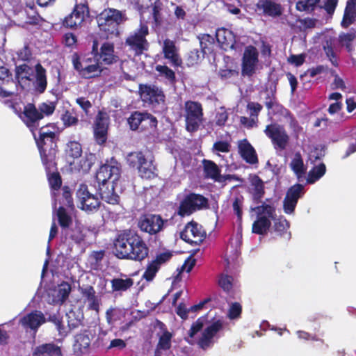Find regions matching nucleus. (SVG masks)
Masks as SVG:
<instances>
[{
  "instance_id": "1",
  "label": "nucleus",
  "mask_w": 356,
  "mask_h": 356,
  "mask_svg": "<svg viewBox=\"0 0 356 356\" xmlns=\"http://www.w3.org/2000/svg\"><path fill=\"white\" fill-rule=\"evenodd\" d=\"M96 20L100 31L108 38L118 33V26L122 21V13L115 8H106L97 15Z\"/></svg>"
},
{
  "instance_id": "2",
  "label": "nucleus",
  "mask_w": 356,
  "mask_h": 356,
  "mask_svg": "<svg viewBox=\"0 0 356 356\" xmlns=\"http://www.w3.org/2000/svg\"><path fill=\"white\" fill-rule=\"evenodd\" d=\"M149 33L147 25L140 23L139 27L126 38L124 44L135 56H140L149 49V43L147 40Z\"/></svg>"
},
{
  "instance_id": "3",
  "label": "nucleus",
  "mask_w": 356,
  "mask_h": 356,
  "mask_svg": "<svg viewBox=\"0 0 356 356\" xmlns=\"http://www.w3.org/2000/svg\"><path fill=\"white\" fill-rule=\"evenodd\" d=\"M207 208H209V201L206 197L201 194L191 192L184 195L179 202L176 213L179 216L183 218Z\"/></svg>"
},
{
  "instance_id": "4",
  "label": "nucleus",
  "mask_w": 356,
  "mask_h": 356,
  "mask_svg": "<svg viewBox=\"0 0 356 356\" xmlns=\"http://www.w3.org/2000/svg\"><path fill=\"white\" fill-rule=\"evenodd\" d=\"M184 117L186 129L191 133L197 131L204 121L202 104L198 102L186 101L184 104Z\"/></svg>"
},
{
  "instance_id": "5",
  "label": "nucleus",
  "mask_w": 356,
  "mask_h": 356,
  "mask_svg": "<svg viewBox=\"0 0 356 356\" xmlns=\"http://www.w3.org/2000/svg\"><path fill=\"white\" fill-rule=\"evenodd\" d=\"M41 161L47 171L56 169V158L58 152L57 138H45L40 143L35 140Z\"/></svg>"
},
{
  "instance_id": "6",
  "label": "nucleus",
  "mask_w": 356,
  "mask_h": 356,
  "mask_svg": "<svg viewBox=\"0 0 356 356\" xmlns=\"http://www.w3.org/2000/svg\"><path fill=\"white\" fill-rule=\"evenodd\" d=\"M264 132L276 149L284 150L289 144L290 136L284 127L280 124L273 122L266 125Z\"/></svg>"
},
{
  "instance_id": "7",
  "label": "nucleus",
  "mask_w": 356,
  "mask_h": 356,
  "mask_svg": "<svg viewBox=\"0 0 356 356\" xmlns=\"http://www.w3.org/2000/svg\"><path fill=\"white\" fill-rule=\"evenodd\" d=\"M129 260L142 261L148 257L149 248L146 243L136 231L129 229Z\"/></svg>"
},
{
  "instance_id": "8",
  "label": "nucleus",
  "mask_w": 356,
  "mask_h": 356,
  "mask_svg": "<svg viewBox=\"0 0 356 356\" xmlns=\"http://www.w3.org/2000/svg\"><path fill=\"white\" fill-rule=\"evenodd\" d=\"M15 113L18 117L34 134V132L39 129L40 121L42 120V113L33 103H28L24 106L23 111H19L13 106Z\"/></svg>"
},
{
  "instance_id": "9",
  "label": "nucleus",
  "mask_w": 356,
  "mask_h": 356,
  "mask_svg": "<svg viewBox=\"0 0 356 356\" xmlns=\"http://www.w3.org/2000/svg\"><path fill=\"white\" fill-rule=\"evenodd\" d=\"M76 196L78 207L87 213L95 212L100 207L101 202L99 198L89 191L88 186L85 184L79 185Z\"/></svg>"
},
{
  "instance_id": "10",
  "label": "nucleus",
  "mask_w": 356,
  "mask_h": 356,
  "mask_svg": "<svg viewBox=\"0 0 356 356\" xmlns=\"http://www.w3.org/2000/svg\"><path fill=\"white\" fill-rule=\"evenodd\" d=\"M89 15L90 10L87 3H76L72 13L64 18L63 25L70 29H77Z\"/></svg>"
},
{
  "instance_id": "11",
  "label": "nucleus",
  "mask_w": 356,
  "mask_h": 356,
  "mask_svg": "<svg viewBox=\"0 0 356 356\" xmlns=\"http://www.w3.org/2000/svg\"><path fill=\"white\" fill-rule=\"evenodd\" d=\"M165 222L167 220H164L159 214L147 213L140 218L138 227L142 232L155 235L163 230Z\"/></svg>"
},
{
  "instance_id": "12",
  "label": "nucleus",
  "mask_w": 356,
  "mask_h": 356,
  "mask_svg": "<svg viewBox=\"0 0 356 356\" xmlns=\"http://www.w3.org/2000/svg\"><path fill=\"white\" fill-rule=\"evenodd\" d=\"M110 118L106 112L99 111L93 124V136L97 144L104 145L108 139Z\"/></svg>"
},
{
  "instance_id": "13",
  "label": "nucleus",
  "mask_w": 356,
  "mask_h": 356,
  "mask_svg": "<svg viewBox=\"0 0 356 356\" xmlns=\"http://www.w3.org/2000/svg\"><path fill=\"white\" fill-rule=\"evenodd\" d=\"M72 63L74 69L82 78L86 79L99 76L102 72L99 59H97V61L95 62V63L90 65L86 63V66H82L81 64V56L77 52H74L72 55Z\"/></svg>"
},
{
  "instance_id": "14",
  "label": "nucleus",
  "mask_w": 356,
  "mask_h": 356,
  "mask_svg": "<svg viewBox=\"0 0 356 356\" xmlns=\"http://www.w3.org/2000/svg\"><path fill=\"white\" fill-rule=\"evenodd\" d=\"M258 63L259 52L257 48L252 45L246 47L242 57V75L252 76L256 72Z\"/></svg>"
},
{
  "instance_id": "15",
  "label": "nucleus",
  "mask_w": 356,
  "mask_h": 356,
  "mask_svg": "<svg viewBox=\"0 0 356 356\" xmlns=\"http://www.w3.org/2000/svg\"><path fill=\"white\" fill-rule=\"evenodd\" d=\"M121 173L120 164L115 161L111 164L102 165L96 172V180L99 184L117 182Z\"/></svg>"
},
{
  "instance_id": "16",
  "label": "nucleus",
  "mask_w": 356,
  "mask_h": 356,
  "mask_svg": "<svg viewBox=\"0 0 356 356\" xmlns=\"http://www.w3.org/2000/svg\"><path fill=\"white\" fill-rule=\"evenodd\" d=\"M139 92L143 102L152 105L164 104L165 95L161 88L155 85L140 84Z\"/></svg>"
},
{
  "instance_id": "17",
  "label": "nucleus",
  "mask_w": 356,
  "mask_h": 356,
  "mask_svg": "<svg viewBox=\"0 0 356 356\" xmlns=\"http://www.w3.org/2000/svg\"><path fill=\"white\" fill-rule=\"evenodd\" d=\"M129 229L118 233L113 241L112 252L119 259L129 260Z\"/></svg>"
},
{
  "instance_id": "18",
  "label": "nucleus",
  "mask_w": 356,
  "mask_h": 356,
  "mask_svg": "<svg viewBox=\"0 0 356 356\" xmlns=\"http://www.w3.org/2000/svg\"><path fill=\"white\" fill-rule=\"evenodd\" d=\"M304 195V186L296 184L286 191L283 201V209L285 213L291 214L294 212L298 200Z\"/></svg>"
},
{
  "instance_id": "19",
  "label": "nucleus",
  "mask_w": 356,
  "mask_h": 356,
  "mask_svg": "<svg viewBox=\"0 0 356 356\" xmlns=\"http://www.w3.org/2000/svg\"><path fill=\"white\" fill-rule=\"evenodd\" d=\"M223 328V321L218 319L209 325L202 332L201 337L198 339L197 343L198 346L207 350L213 343V337Z\"/></svg>"
},
{
  "instance_id": "20",
  "label": "nucleus",
  "mask_w": 356,
  "mask_h": 356,
  "mask_svg": "<svg viewBox=\"0 0 356 356\" xmlns=\"http://www.w3.org/2000/svg\"><path fill=\"white\" fill-rule=\"evenodd\" d=\"M180 238L188 243L199 245L204 240L205 234L197 222H191L180 232Z\"/></svg>"
},
{
  "instance_id": "21",
  "label": "nucleus",
  "mask_w": 356,
  "mask_h": 356,
  "mask_svg": "<svg viewBox=\"0 0 356 356\" xmlns=\"http://www.w3.org/2000/svg\"><path fill=\"white\" fill-rule=\"evenodd\" d=\"M248 180L250 185L247 191L250 195L252 202L254 204L262 202V199L266 193L264 182L256 174H250Z\"/></svg>"
},
{
  "instance_id": "22",
  "label": "nucleus",
  "mask_w": 356,
  "mask_h": 356,
  "mask_svg": "<svg viewBox=\"0 0 356 356\" xmlns=\"http://www.w3.org/2000/svg\"><path fill=\"white\" fill-rule=\"evenodd\" d=\"M163 57L168 60L171 65L175 67H181L182 59L179 54V49L175 44V42L166 38L163 40L162 47Z\"/></svg>"
},
{
  "instance_id": "23",
  "label": "nucleus",
  "mask_w": 356,
  "mask_h": 356,
  "mask_svg": "<svg viewBox=\"0 0 356 356\" xmlns=\"http://www.w3.org/2000/svg\"><path fill=\"white\" fill-rule=\"evenodd\" d=\"M46 322L43 313L40 311L34 310L24 316L19 320V323L25 328H29L35 333L38 328Z\"/></svg>"
},
{
  "instance_id": "24",
  "label": "nucleus",
  "mask_w": 356,
  "mask_h": 356,
  "mask_svg": "<svg viewBox=\"0 0 356 356\" xmlns=\"http://www.w3.org/2000/svg\"><path fill=\"white\" fill-rule=\"evenodd\" d=\"M117 182L104 183L98 184V193L101 199L110 204H118L120 197L115 191Z\"/></svg>"
},
{
  "instance_id": "25",
  "label": "nucleus",
  "mask_w": 356,
  "mask_h": 356,
  "mask_svg": "<svg viewBox=\"0 0 356 356\" xmlns=\"http://www.w3.org/2000/svg\"><path fill=\"white\" fill-rule=\"evenodd\" d=\"M275 0H259L256 4L257 10H261L264 16L277 17L282 15L283 8Z\"/></svg>"
},
{
  "instance_id": "26",
  "label": "nucleus",
  "mask_w": 356,
  "mask_h": 356,
  "mask_svg": "<svg viewBox=\"0 0 356 356\" xmlns=\"http://www.w3.org/2000/svg\"><path fill=\"white\" fill-rule=\"evenodd\" d=\"M238 152L241 158L249 164L253 165L259 162L254 148L246 138L238 142Z\"/></svg>"
},
{
  "instance_id": "27",
  "label": "nucleus",
  "mask_w": 356,
  "mask_h": 356,
  "mask_svg": "<svg viewBox=\"0 0 356 356\" xmlns=\"http://www.w3.org/2000/svg\"><path fill=\"white\" fill-rule=\"evenodd\" d=\"M79 291L82 296L88 302V309L99 313L101 305V298L96 295V291L93 286L86 285L79 287Z\"/></svg>"
},
{
  "instance_id": "28",
  "label": "nucleus",
  "mask_w": 356,
  "mask_h": 356,
  "mask_svg": "<svg viewBox=\"0 0 356 356\" xmlns=\"http://www.w3.org/2000/svg\"><path fill=\"white\" fill-rule=\"evenodd\" d=\"M114 52L113 43L105 42L100 47L97 59H99L100 64L112 65L117 63L119 60V57Z\"/></svg>"
},
{
  "instance_id": "29",
  "label": "nucleus",
  "mask_w": 356,
  "mask_h": 356,
  "mask_svg": "<svg viewBox=\"0 0 356 356\" xmlns=\"http://www.w3.org/2000/svg\"><path fill=\"white\" fill-rule=\"evenodd\" d=\"M215 38L220 48L225 51L232 49L235 46V36L229 29L225 28L217 29Z\"/></svg>"
},
{
  "instance_id": "30",
  "label": "nucleus",
  "mask_w": 356,
  "mask_h": 356,
  "mask_svg": "<svg viewBox=\"0 0 356 356\" xmlns=\"http://www.w3.org/2000/svg\"><path fill=\"white\" fill-rule=\"evenodd\" d=\"M32 356H63L61 347L54 342L45 343L36 346Z\"/></svg>"
},
{
  "instance_id": "31",
  "label": "nucleus",
  "mask_w": 356,
  "mask_h": 356,
  "mask_svg": "<svg viewBox=\"0 0 356 356\" xmlns=\"http://www.w3.org/2000/svg\"><path fill=\"white\" fill-rule=\"evenodd\" d=\"M90 343L89 331L84 330L83 332L76 334L73 345L74 353L77 355H81L88 353Z\"/></svg>"
},
{
  "instance_id": "32",
  "label": "nucleus",
  "mask_w": 356,
  "mask_h": 356,
  "mask_svg": "<svg viewBox=\"0 0 356 356\" xmlns=\"http://www.w3.org/2000/svg\"><path fill=\"white\" fill-rule=\"evenodd\" d=\"M35 80L33 83L34 89L39 93H43L47 87V71L40 64L38 63L35 67Z\"/></svg>"
},
{
  "instance_id": "33",
  "label": "nucleus",
  "mask_w": 356,
  "mask_h": 356,
  "mask_svg": "<svg viewBox=\"0 0 356 356\" xmlns=\"http://www.w3.org/2000/svg\"><path fill=\"white\" fill-rule=\"evenodd\" d=\"M202 164L205 178L211 179L216 181H221V170L214 161L204 159Z\"/></svg>"
},
{
  "instance_id": "34",
  "label": "nucleus",
  "mask_w": 356,
  "mask_h": 356,
  "mask_svg": "<svg viewBox=\"0 0 356 356\" xmlns=\"http://www.w3.org/2000/svg\"><path fill=\"white\" fill-rule=\"evenodd\" d=\"M271 226L270 219L266 216H258L257 220L253 222L252 232L254 234L264 235L267 234Z\"/></svg>"
},
{
  "instance_id": "35",
  "label": "nucleus",
  "mask_w": 356,
  "mask_h": 356,
  "mask_svg": "<svg viewBox=\"0 0 356 356\" xmlns=\"http://www.w3.org/2000/svg\"><path fill=\"white\" fill-rule=\"evenodd\" d=\"M201 47L202 56L204 54H211L214 51L216 38L209 34H200L197 35Z\"/></svg>"
},
{
  "instance_id": "36",
  "label": "nucleus",
  "mask_w": 356,
  "mask_h": 356,
  "mask_svg": "<svg viewBox=\"0 0 356 356\" xmlns=\"http://www.w3.org/2000/svg\"><path fill=\"white\" fill-rule=\"evenodd\" d=\"M289 166L298 179L302 178L306 173L303 159L299 152L295 153Z\"/></svg>"
},
{
  "instance_id": "37",
  "label": "nucleus",
  "mask_w": 356,
  "mask_h": 356,
  "mask_svg": "<svg viewBox=\"0 0 356 356\" xmlns=\"http://www.w3.org/2000/svg\"><path fill=\"white\" fill-rule=\"evenodd\" d=\"M155 70L159 73V76L163 77L170 85L175 86L177 83L175 72L165 65H157Z\"/></svg>"
},
{
  "instance_id": "38",
  "label": "nucleus",
  "mask_w": 356,
  "mask_h": 356,
  "mask_svg": "<svg viewBox=\"0 0 356 356\" xmlns=\"http://www.w3.org/2000/svg\"><path fill=\"white\" fill-rule=\"evenodd\" d=\"M111 283L113 291H125L133 286L134 280L129 277L126 279L113 278Z\"/></svg>"
},
{
  "instance_id": "39",
  "label": "nucleus",
  "mask_w": 356,
  "mask_h": 356,
  "mask_svg": "<svg viewBox=\"0 0 356 356\" xmlns=\"http://www.w3.org/2000/svg\"><path fill=\"white\" fill-rule=\"evenodd\" d=\"M326 172V166L323 163L313 167L308 172L307 181L308 184H314L321 178Z\"/></svg>"
},
{
  "instance_id": "40",
  "label": "nucleus",
  "mask_w": 356,
  "mask_h": 356,
  "mask_svg": "<svg viewBox=\"0 0 356 356\" xmlns=\"http://www.w3.org/2000/svg\"><path fill=\"white\" fill-rule=\"evenodd\" d=\"M137 170L139 175L143 179H151L155 177L156 167L152 162H148L146 159L145 163L140 165Z\"/></svg>"
},
{
  "instance_id": "41",
  "label": "nucleus",
  "mask_w": 356,
  "mask_h": 356,
  "mask_svg": "<svg viewBox=\"0 0 356 356\" xmlns=\"http://www.w3.org/2000/svg\"><path fill=\"white\" fill-rule=\"evenodd\" d=\"M45 170L51 188L54 191H58L62 185V179L60 173L57 170V163H56L55 170L47 171L45 169Z\"/></svg>"
},
{
  "instance_id": "42",
  "label": "nucleus",
  "mask_w": 356,
  "mask_h": 356,
  "mask_svg": "<svg viewBox=\"0 0 356 356\" xmlns=\"http://www.w3.org/2000/svg\"><path fill=\"white\" fill-rule=\"evenodd\" d=\"M56 215L58 224L63 229L69 228L72 224V218L67 213L64 207L60 206L58 207Z\"/></svg>"
},
{
  "instance_id": "43",
  "label": "nucleus",
  "mask_w": 356,
  "mask_h": 356,
  "mask_svg": "<svg viewBox=\"0 0 356 356\" xmlns=\"http://www.w3.org/2000/svg\"><path fill=\"white\" fill-rule=\"evenodd\" d=\"M67 325L70 330L79 327L83 324V314L79 312L78 314L73 310H70L67 314Z\"/></svg>"
},
{
  "instance_id": "44",
  "label": "nucleus",
  "mask_w": 356,
  "mask_h": 356,
  "mask_svg": "<svg viewBox=\"0 0 356 356\" xmlns=\"http://www.w3.org/2000/svg\"><path fill=\"white\" fill-rule=\"evenodd\" d=\"M321 0H299L296 4V8L300 12L313 13Z\"/></svg>"
},
{
  "instance_id": "45",
  "label": "nucleus",
  "mask_w": 356,
  "mask_h": 356,
  "mask_svg": "<svg viewBox=\"0 0 356 356\" xmlns=\"http://www.w3.org/2000/svg\"><path fill=\"white\" fill-rule=\"evenodd\" d=\"M33 74L32 68L27 64H22L15 67V78L18 80L31 81Z\"/></svg>"
},
{
  "instance_id": "46",
  "label": "nucleus",
  "mask_w": 356,
  "mask_h": 356,
  "mask_svg": "<svg viewBox=\"0 0 356 356\" xmlns=\"http://www.w3.org/2000/svg\"><path fill=\"white\" fill-rule=\"evenodd\" d=\"M334 40L332 38L327 39L323 44V50L326 56L334 66L338 65V60L337 55L334 51Z\"/></svg>"
},
{
  "instance_id": "47",
  "label": "nucleus",
  "mask_w": 356,
  "mask_h": 356,
  "mask_svg": "<svg viewBox=\"0 0 356 356\" xmlns=\"http://www.w3.org/2000/svg\"><path fill=\"white\" fill-rule=\"evenodd\" d=\"M66 155L72 159H78L82 154V146L77 141H70L65 149Z\"/></svg>"
},
{
  "instance_id": "48",
  "label": "nucleus",
  "mask_w": 356,
  "mask_h": 356,
  "mask_svg": "<svg viewBox=\"0 0 356 356\" xmlns=\"http://www.w3.org/2000/svg\"><path fill=\"white\" fill-rule=\"evenodd\" d=\"M265 106L268 110H272L274 114H279L284 107L276 101L273 93H268L265 99Z\"/></svg>"
},
{
  "instance_id": "49",
  "label": "nucleus",
  "mask_w": 356,
  "mask_h": 356,
  "mask_svg": "<svg viewBox=\"0 0 356 356\" xmlns=\"http://www.w3.org/2000/svg\"><path fill=\"white\" fill-rule=\"evenodd\" d=\"M34 138L35 140H39L40 143L45 138H56V134L55 131V127L51 126V124L42 127L39 131L38 138H36L35 135Z\"/></svg>"
},
{
  "instance_id": "50",
  "label": "nucleus",
  "mask_w": 356,
  "mask_h": 356,
  "mask_svg": "<svg viewBox=\"0 0 356 356\" xmlns=\"http://www.w3.org/2000/svg\"><path fill=\"white\" fill-rule=\"evenodd\" d=\"M71 291V285L67 282L63 281L58 285L57 298L60 305L67 300Z\"/></svg>"
},
{
  "instance_id": "51",
  "label": "nucleus",
  "mask_w": 356,
  "mask_h": 356,
  "mask_svg": "<svg viewBox=\"0 0 356 356\" xmlns=\"http://www.w3.org/2000/svg\"><path fill=\"white\" fill-rule=\"evenodd\" d=\"M157 124L158 121L155 116L149 113L143 112L141 131L155 129Z\"/></svg>"
},
{
  "instance_id": "52",
  "label": "nucleus",
  "mask_w": 356,
  "mask_h": 356,
  "mask_svg": "<svg viewBox=\"0 0 356 356\" xmlns=\"http://www.w3.org/2000/svg\"><path fill=\"white\" fill-rule=\"evenodd\" d=\"M127 162L129 166L137 168L143 163H145V156L140 151L131 152L127 156Z\"/></svg>"
},
{
  "instance_id": "53",
  "label": "nucleus",
  "mask_w": 356,
  "mask_h": 356,
  "mask_svg": "<svg viewBox=\"0 0 356 356\" xmlns=\"http://www.w3.org/2000/svg\"><path fill=\"white\" fill-rule=\"evenodd\" d=\"M253 210L256 211L258 216H266L269 219H274L275 218V208L265 202L256 207Z\"/></svg>"
},
{
  "instance_id": "54",
  "label": "nucleus",
  "mask_w": 356,
  "mask_h": 356,
  "mask_svg": "<svg viewBox=\"0 0 356 356\" xmlns=\"http://www.w3.org/2000/svg\"><path fill=\"white\" fill-rule=\"evenodd\" d=\"M143 112L135 111L127 119L128 124L131 130L141 129Z\"/></svg>"
},
{
  "instance_id": "55",
  "label": "nucleus",
  "mask_w": 356,
  "mask_h": 356,
  "mask_svg": "<svg viewBox=\"0 0 356 356\" xmlns=\"http://www.w3.org/2000/svg\"><path fill=\"white\" fill-rule=\"evenodd\" d=\"M172 338V334L168 330H165L163 334L160 336L159 339V342L156 345V347L159 349H162L163 350H168L171 348L172 343L171 340Z\"/></svg>"
},
{
  "instance_id": "56",
  "label": "nucleus",
  "mask_w": 356,
  "mask_h": 356,
  "mask_svg": "<svg viewBox=\"0 0 356 356\" xmlns=\"http://www.w3.org/2000/svg\"><path fill=\"white\" fill-rule=\"evenodd\" d=\"M161 268L153 261L149 262L143 275V278L147 282H152Z\"/></svg>"
},
{
  "instance_id": "57",
  "label": "nucleus",
  "mask_w": 356,
  "mask_h": 356,
  "mask_svg": "<svg viewBox=\"0 0 356 356\" xmlns=\"http://www.w3.org/2000/svg\"><path fill=\"white\" fill-rule=\"evenodd\" d=\"M61 120L65 127L76 125L78 123V118L73 110H66L61 115Z\"/></svg>"
},
{
  "instance_id": "58",
  "label": "nucleus",
  "mask_w": 356,
  "mask_h": 356,
  "mask_svg": "<svg viewBox=\"0 0 356 356\" xmlns=\"http://www.w3.org/2000/svg\"><path fill=\"white\" fill-rule=\"evenodd\" d=\"M38 109L40 111V113H42L43 119L45 116H50L54 113L56 103L53 102H42L39 104Z\"/></svg>"
},
{
  "instance_id": "59",
  "label": "nucleus",
  "mask_w": 356,
  "mask_h": 356,
  "mask_svg": "<svg viewBox=\"0 0 356 356\" xmlns=\"http://www.w3.org/2000/svg\"><path fill=\"white\" fill-rule=\"evenodd\" d=\"M27 7L29 8L31 11L33 12V14L31 15L29 10H26L27 14V23L31 25H38L40 23L43 21V19L40 17V15L36 12L35 6L34 4L33 5H26Z\"/></svg>"
},
{
  "instance_id": "60",
  "label": "nucleus",
  "mask_w": 356,
  "mask_h": 356,
  "mask_svg": "<svg viewBox=\"0 0 356 356\" xmlns=\"http://www.w3.org/2000/svg\"><path fill=\"white\" fill-rule=\"evenodd\" d=\"M243 197L242 195L235 197L232 203L234 213L236 215L238 220L241 221L243 216Z\"/></svg>"
},
{
  "instance_id": "61",
  "label": "nucleus",
  "mask_w": 356,
  "mask_h": 356,
  "mask_svg": "<svg viewBox=\"0 0 356 356\" xmlns=\"http://www.w3.org/2000/svg\"><path fill=\"white\" fill-rule=\"evenodd\" d=\"M163 3L160 0H156L152 3V17L156 24H160L162 22L161 10Z\"/></svg>"
},
{
  "instance_id": "62",
  "label": "nucleus",
  "mask_w": 356,
  "mask_h": 356,
  "mask_svg": "<svg viewBox=\"0 0 356 356\" xmlns=\"http://www.w3.org/2000/svg\"><path fill=\"white\" fill-rule=\"evenodd\" d=\"M273 228L278 235L282 236L289 228V222L285 218H279L275 221Z\"/></svg>"
},
{
  "instance_id": "63",
  "label": "nucleus",
  "mask_w": 356,
  "mask_h": 356,
  "mask_svg": "<svg viewBox=\"0 0 356 356\" xmlns=\"http://www.w3.org/2000/svg\"><path fill=\"white\" fill-rule=\"evenodd\" d=\"M206 321L207 320L204 316H201L197 318V321L192 324L188 332V336L193 338L197 332L202 330Z\"/></svg>"
},
{
  "instance_id": "64",
  "label": "nucleus",
  "mask_w": 356,
  "mask_h": 356,
  "mask_svg": "<svg viewBox=\"0 0 356 356\" xmlns=\"http://www.w3.org/2000/svg\"><path fill=\"white\" fill-rule=\"evenodd\" d=\"M263 106L258 102H250L247 104V109L250 111L251 118H254L258 122V116Z\"/></svg>"
}]
</instances>
